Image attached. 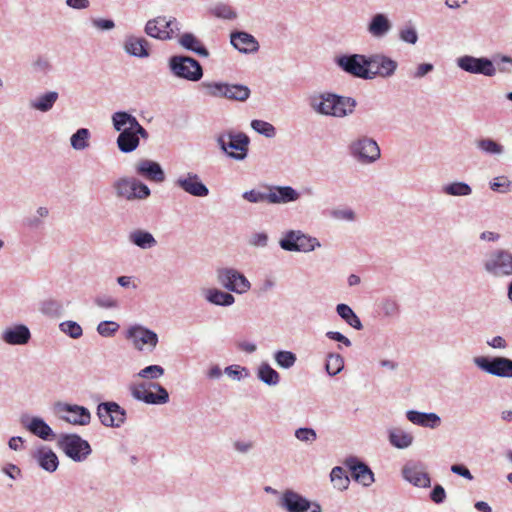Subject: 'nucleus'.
I'll use <instances>...</instances> for the list:
<instances>
[{
	"label": "nucleus",
	"instance_id": "37",
	"mask_svg": "<svg viewBox=\"0 0 512 512\" xmlns=\"http://www.w3.org/2000/svg\"><path fill=\"white\" fill-rule=\"evenodd\" d=\"M116 143L122 153H131L138 148L139 138L136 137L133 130L121 131L119 132Z\"/></svg>",
	"mask_w": 512,
	"mask_h": 512
},
{
	"label": "nucleus",
	"instance_id": "15",
	"mask_svg": "<svg viewBox=\"0 0 512 512\" xmlns=\"http://www.w3.org/2000/svg\"><path fill=\"white\" fill-rule=\"evenodd\" d=\"M174 185L193 197L204 198L210 193L209 188L202 181L200 176L192 171L180 174L175 179Z\"/></svg>",
	"mask_w": 512,
	"mask_h": 512
},
{
	"label": "nucleus",
	"instance_id": "33",
	"mask_svg": "<svg viewBox=\"0 0 512 512\" xmlns=\"http://www.w3.org/2000/svg\"><path fill=\"white\" fill-rule=\"evenodd\" d=\"M331 96H333V93L312 95L309 97V105L316 113L320 115L331 116Z\"/></svg>",
	"mask_w": 512,
	"mask_h": 512
},
{
	"label": "nucleus",
	"instance_id": "51",
	"mask_svg": "<svg viewBox=\"0 0 512 512\" xmlns=\"http://www.w3.org/2000/svg\"><path fill=\"white\" fill-rule=\"evenodd\" d=\"M201 86L208 96L215 98H224L225 96V82H202Z\"/></svg>",
	"mask_w": 512,
	"mask_h": 512
},
{
	"label": "nucleus",
	"instance_id": "12",
	"mask_svg": "<svg viewBox=\"0 0 512 512\" xmlns=\"http://www.w3.org/2000/svg\"><path fill=\"white\" fill-rule=\"evenodd\" d=\"M456 64L461 70L470 74H479L487 77L496 75L494 62L487 57L464 55L456 59Z\"/></svg>",
	"mask_w": 512,
	"mask_h": 512
},
{
	"label": "nucleus",
	"instance_id": "30",
	"mask_svg": "<svg viewBox=\"0 0 512 512\" xmlns=\"http://www.w3.org/2000/svg\"><path fill=\"white\" fill-rule=\"evenodd\" d=\"M178 43L185 50L193 52L200 57L207 58L210 53L208 49L204 46L201 40H199L193 33L185 32L183 33L179 39Z\"/></svg>",
	"mask_w": 512,
	"mask_h": 512
},
{
	"label": "nucleus",
	"instance_id": "39",
	"mask_svg": "<svg viewBox=\"0 0 512 512\" xmlns=\"http://www.w3.org/2000/svg\"><path fill=\"white\" fill-rule=\"evenodd\" d=\"M59 97L58 92L49 91L30 102V107L40 112L50 111Z\"/></svg>",
	"mask_w": 512,
	"mask_h": 512
},
{
	"label": "nucleus",
	"instance_id": "57",
	"mask_svg": "<svg viewBox=\"0 0 512 512\" xmlns=\"http://www.w3.org/2000/svg\"><path fill=\"white\" fill-rule=\"evenodd\" d=\"M399 39L405 43L414 45L418 41V33L414 26L407 25L400 29Z\"/></svg>",
	"mask_w": 512,
	"mask_h": 512
},
{
	"label": "nucleus",
	"instance_id": "53",
	"mask_svg": "<svg viewBox=\"0 0 512 512\" xmlns=\"http://www.w3.org/2000/svg\"><path fill=\"white\" fill-rule=\"evenodd\" d=\"M492 62H494V65L496 67V72L500 73H512V57L507 55H495L493 59H491Z\"/></svg>",
	"mask_w": 512,
	"mask_h": 512
},
{
	"label": "nucleus",
	"instance_id": "50",
	"mask_svg": "<svg viewBox=\"0 0 512 512\" xmlns=\"http://www.w3.org/2000/svg\"><path fill=\"white\" fill-rule=\"evenodd\" d=\"M251 128L257 133L264 135L267 138H272L276 135L275 127L264 120L254 119L251 121Z\"/></svg>",
	"mask_w": 512,
	"mask_h": 512
},
{
	"label": "nucleus",
	"instance_id": "26",
	"mask_svg": "<svg viewBox=\"0 0 512 512\" xmlns=\"http://www.w3.org/2000/svg\"><path fill=\"white\" fill-rule=\"evenodd\" d=\"M391 29L392 22L385 13L374 14L367 24L368 33L376 39L384 38Z\"/></svg>",
	"mask_w": 512,
	"mask_h": 512
},
{
	"label": "nucleus",
	"instance_id": "25",
	"mask_svg": "<svg viewBox=\"0 0 512 512\" xmlns=\"http://www.w3.org/2000/svg\"><path fill=\"white\" fill-rule=\"evenodd\" d=\"M136 173L147 180L161 183L165 180V172L161 165L153 160H140L136 165Z\"/></svg>",
	"mask_w": 512,
	"mask_h": 512
},
{
	"label": "nucleus",
	"instance_id": "52",
	"mask_svg": "<svg viewBox=\"0 0 512 512\" xmlns=\"http://www.w3.org/2000/svg\"><path fill=\"white\" fill-rule=\"evenodd\" d=\"M59 329L73 339H78L83 335L82 327L75 321H64L60 323Z\"/></svg>",
	"mask_w": 512,
	"mask_h": 512
},
{
	"label": "nucleus",
	"instance_id": "55",
	"mask_svg": "<svg viewBox=\"0 0 512 512\" xmlns=\"http://www.w3.org/2000/svg\"><path fill=\"white\" fill-rule=\"evenodd\" d=\"M225 374L236 381H241L250 376L249 369L240 365H230L224 370Z\"/></svg>",
	"mask_w": 512,
	"mask_h": 512
},
{
	"label": "nucleus",
	"instance_id": "45",
	"mask_svg": "<svg viewBox=\"0 0 512 512\" xmlns=\"http://www.w3.org/2000/svg\"><path fill=\"white\" fill-rule=\"evenodd\" d=\"M273 359L278 367L282 369H290L295 365L297 356L292 351L277 350L273 354Z\"/></svg>",
	"mask_w": 512,
	"mask_h": 512
},
{
	"label": "nucleus",
	"instance_id": "2",
	"mask_svg": "<svg viewBox=\"0 0 512 512\" xmlns=\"http://www.w3.org/2000/svg\"><path fill=\"white\" fill-rule=\"evenodd\" d=\"M170 73L179 79L197 82L203 77L200 62L187 55H173L168 60Z\"/></svg>",
	"mask_w": 512,
	"mask_h": 512
},
{
	"label": "nucleus",
	"instance_id": "58",
	"mask_svg": "<svg viewBox=\"0 0 512 512\" xmlns=\"http://www.w3.org/2000/svg\"><path fill=\"white\" fill-rule=\"evenodd\" d=\"M295 437L301 442L313 443L317 439V433L313 428L300 427L295 430Z\"/></svg>",
	"mask_w": 512,
	"mask_h": 512
},
{
	"label": "nucleus",
	"instance_id": "17",
	"mask_svg": "<svg viewBox=\"0 0 512 512\" xmlns=\"http://www.w3.org/2000/svg\"><path fill=\"white\" fill-rule=\"evenodd\" d=\"M367 59L369 62L368 68H370L371 80L376 77L384 79L390 78L395 74L398 68L397 61L384 53H373L367 55Z\"/></svg>",
	"mask_w": 512,
	"mask_h": 512
},
{
	"label": "nucleus",
	"instance_id": "54",
	"mask_svg": "<svg viewBox=\"0 0 512 512\" xmlns=\"http://www.w3.org/2000/svg\"><path fill=\"white\" fill-rule=\"evenodd\" d=\"M120 325L111 320L102 321L97 325V332L102 337H112L119 330Z\"/></svg>",
	"mask_w": 512,
	"mask_h": 512
},
{
	"label": "nucleus",
	"instance_id": "1",
	"mask_svg": "<svg viewBox=\"0 0 512 512\" xmlns=\"http://www.w3.org/2000/svg\"><path fill=\"white\" fill-rule=\"evenodd\" d=\"M57 446L74 462H84L92 454L89 442L76 433L61 434L58 437Z\"/></svg>",
	"mask_w": 512,
	"mask_h": 512
},
{
	"label": "nucleus",
	"instance_id": "7",
	"mask_svg": "<svg viewBox=\"0 0 512 512\" xmlns=\"http://www.w3.org/2000/svg\"><path fill=\"white\" fill-rule=\"evenodd\" d=\"M279 246L284 251L308 253L321 246L316 237L304 233L302 230H288L279 240Z\"/></svg>",
	"mask_w": 512,
	"mask_h": 512
},
{
	"label": "nucleus",
	"instance_id": "21",
	"mask_svg": "<svg viewBox=\"0 0 512 512\" xmlns=\"http://www.w3.org/2000/svg\"><path fill=\"white\" fill-rule=\"evenodd\" d=\"M20 423L31 434L37 436L42 440H52L55 436V433L53 432L52 428L41 417H30L29 415L25 414L21 416Z\"/></svg>",
	"mask_w": 512,
	"mask_h": 512
},
{
	"label": "nucleus",
	"instance_id": "63",
	"mask_svg": "<svg viewBox=\"0 0 512 512\" xmlns=\"http://www.w3.org/2000/svg\"><path fill=\"white\" fill-rule=\"evenodd\" d=\"M336 312L339 315V317L346 323L352 316L356 314L349 305L344 303H340L336 306Z\"/></svg>",
	"mask_w": 512,
	"mask_h": 512
},
{
	"label": "nucleus",
	"instance_id": "43",
	"mask_svg": "<svg viewBox=\"0 0 512 512\" xmlns=\"http://www.w3.org/2000/svg\"><path fill=\"white\" fill-rule=\"evenodd\" d=\"M389 442L398 449H405L411 446L413 436L401 429H392L389 431Z\"/></svg>",
	"mask_w": 512,
	"mask_h": 512
},
{
	"label": "nucleus",
	"instance_id": "44",
	"mask_svg": "<svg viewBox=\"0 0 512 512\" xmlns=\"http://www.w3.org/2000/svg\"><path fill=\"white\" fill-rule=\"evenodd\" d=\"M210 13L214 17L222 20L233 21L237 19V11L229 4L224 2H218L210 8Z\"/></svg>",
	"mask_w": 512,
	"mask_h": 512
},
{
	"label": "nucleus",
	"instance_id": "16",
	"mask_svg": "<svg viewBox=\"0 0 512 512\" xmlns=\"http://www.w3.org/2000/svg\"><path fill=\"white\" fill-rule=\"evenodd\" d=\"M280 506L287 512H322L318 503L311 502L293 490H286L282 494Z\"/></svg>",
	"mask_w": 512,
	"mask_h": 512
},
{
	"label": "nucleus",
	"instance_id": "35",
	"mask_svg": "<svg viewBox=\"0 0 512 512\" xmlns=\"http://www.w3.org/2000/svg\"><path fill=\"white\" fill-rule=\"evenodd\" d=\"M113 128L117 132L133 130L138 120L132 114L126 111H117L111 117Z\"/></svg>",
	"mask_w": 512,
	"mask_h": 512
},
{
	"label": "nucleus",
	"instance_id": "19",
	"mask_svg": "<svg viewBox=\"0 0 512 512\" xmlns=\"http://www.w3.org/2000/svg\"><path fill=\"white\" fill-rule=\"evenodd\" d=\"M402 477L415 487L429 488L431 478L420 461H408L402 468Z\"/></svg>",
	"mask_w": 512,
	"mask_h": 512
},
{
	"label": "nucleus",
	"instance_id": "32",
	"mask_svg": "<svg viewBox=\"0 0 512 512\" xmlns=\"http://www.w3.org/2000/svg\"><path fill=\"white\" fill-rule=\"evenodd\" d=\"M164 21H165L164 16H158L156 18L148 20L144 27L145 33L149 37L154 38V39L163 40V41L170 40L171 34H169V32H166L163 29L162 22H164Z\"/></svg>",
	"mask_w": 512,
	"mask_h": 512
},
{
	"label": "nucleus",
	"instance_id": "38",
	"mask_svg": "<svg viewBox=\"0 0 512 512\" xmlns=\"http://www.w3.org/2000/svg\"><path fill=\"white\" fill-rule=\"evenodd\" d=\"M251 95V90L243 84L226 83L224 98L232 101H246Z\"/></svg>",
	"mask_w": 512,
	"mask_h": 512
},
{
	"label": "nucleus",
	"instance_id": "36",
	"mask_svg": "<svg viewBox=\"0 0 512 512\" xmlns=\"http://www.w3.org/2000/svg\"><path fill=\"white\" fill-rule=\"evenodd\" d=\"M129 241L141 249H151L157 245V241L152 233L136 229L129 234Z\"/></svg>",
	"mask_w": 512,
	"mask_h": 512
},
{
	"label": "nucleus",
	"instance_id": "61",
	"mask_svg": "<svg viewBox=\"0 0 512 512\" xmlns=\"http://www.w3.org/2000/svg\"><path fill=\"white\" fill-rule=\"evenodd\" d=\"M94 303L98 307L105 308V309H113V308H117L119 306L118 301L114 297L108 296V295L97 296L94 299Z\"/></svg>",
	"mask_w": 512,
	"mask_h": 512
},
{
	"label": "nucleus",
	"instance_id": "42",
	"mask_svg": "<svg viewBox=\"0 0 512 512\" xmlns=\"http://www.w3.org/2000/svg\"><path fill=\"white\" fill-rule=\"evenodd\" d=\"M442 193L448 196H469L472 194V187L463 181H454L442 186Z\"/></svg>",
	"mask_w": 512,
	"mask_h": 512
},
{
	"label": "nucleus",
	"instance_id": "64",
	"mask_svg": "<svg viewBox=\"0 0 512 512\" xmlns=\"http://www.w3.org/2000/svg\"><path fill=\"white\" fill-rule=\"evenodd\" d=\"M33 68L42 73H47L52 69V65L50 61L42 56H39L34 62H33Z\"/></svg>",
	"mask_w": 512,
	"mask_h": 512
},
{
	"label": "nucleus",
	"instance_id": "5",
	"mask_svg": "<svg viewBox=\"0 0 512 512\" xmlns=\"http://www.w3.org/2000/svg\"><path fill=\"white\" fill-rule=\"evenodd\" d=\"M249 137L242 132H228L217 137L219 148L229 157L237 161L244 160L248 155Z\"/></svg>",
	"mask_w": 512,
	"mask_h": 512
},
{
	"label": "nucleus",
	"instance_id": "28",
	"mask_svg": "<svg viewBox=\"0 0 512 512\" xmlns=\"http://www.w3.org/2000/svg\"><path fill=\"white\" fill-rule=\"evenodd\" d=\"M331 97L332 102H330V104L332 107V117L343 118L354 112L357 105L354 98L340 96L337 94H333Z\"/></svg>",
	"mask_w": 512,
	"mask_h": 512
},
{
	"label": "nucleus",
	"instance_id": "40",
	"mask_svg": "<svg viewBox=\"0 0 512 512\" xmlns=\"http://www.w3.org/2000/svg\"><path fill=\"white\" fill-rule=\"evenodd\" d=\"M257 378L268 386H276L280 382V374L267 362H263L259 365Z\"/></svg>",
	"mask_w": 512,
	"mask_h": 512
},
{
	"label": "nucleus",
	"instance_id": "46",
	"mask_svg": "<svg viewBox=\"0 0 512 512\" xmlns=\"http://www.w3.org/2000/svg\"><path fill=\"white\" fill-rule=\"evenodd\" d=\"M91 133L87 128L78 129L70 138L71 147L74 150L82 151L89 146Z\"/></svg>",
	"mask_w": 512,
	"mask_h": 512
},
{
	"label": "nucleus",
	"instance_id": "9",
	"mask_svg": "<svg viewBox=\"0 0 512 512\" xmlns=\"http://www.w3.org/2000/svg\"><path fill=\"white\" fill-rule=\"evenodd\" d=\"M336 65L345 73L359 79L371 80L367 55L343 54L335 58Z\"/></svg>",
	"mask_w": 512,
	"mask_h": 512
},
{
	"label": "nucleus",
	"instance_id": "34",
	"mask_svg": "<svg viewBox=\"0 0 512 512\" xmlns=\"http://www.w3.org/2000/svg\"><path fill=\"white\" fill-rule=\"evenodd\" d=\"M205 299L213 305L222 307H229L235 303V297L231 293L217 288L207 289L205 291Z\"/></svg>",
	"mask_w": 512,
	"mask_h": 512
},
{
	"label": "nucleus",
	"instance_id": "3",
	"mask_svg": "<svg viewBox=\"0 0 512 512\" xmlns=\"http://www.w3.org/2000/svg\"><path fill=\"white\" fill-rule=\"evenodd\" d=\"M112 188L120 200H144L151 195L150 188L134 177H120L112 183Z\"/></svg>",
	"mask_w": 512,
	"mask_h": 512
},
{
	"label": "nucleus",
	"instance_id": "27",
	"mask_svg": "<svg viewBox=\"0 0 512 512\" xmlns=\"http://www.w3.org/2000/svg\"><path fill=\"white\" fill-rule=\"evenodd\" d=\"M299 197L300 193L291 186H273L268 192V203L285 204L295 202Z\"/></svg>",
	"mask_w": 512,
	"mask_h": 512
},
{
	"label": "nucleus",
	"instance_id": "59",
	"mask_svg": "<svg viewBox=\"0 0 512 512\" xmlns=\"http://www.w3.org/2000/svg\"><path fill=\"white\" fill-rule=\"evenodd\" d=\"M381 311L386 317H394L399 313V305L394 299L388 298L381 303Z\"/></svg>",
	"mask_w": 512,
	"mask_h": 512
},
{
	"label": "nucleus",
	"instance_id": "6",
	"mask_svg": "<svg viewBox=\"0 0 512 512\" xmlns=\"http://www.w3.org/2000/svg\"><path fill=\"white\" fill-rule=\"evenodd\" d=\"M131 396L149 405H162L169 402V393L157 382H142L130 386Z\"/></svg>",
	"mask_w": 512,
	"mask_h": 512
},
{
	"label": "nucleus",
	"instance_id": "8",
	"mask_svg": "<svg viewBox=\"0 0 512 512\" xmlns=\"http://www.w3.org/2000/svg\"><path fill=\"white\" fill-rule=\"evenodd\" d=\"M483 269L493 277L512 276V253L504 249H496L486 255Z\"/></svg>",
	"mask_w": 512,
	"mask_h": 512
},
{
	"label": "nucleus",
	"instance_id": "18",
	"mask_svg": "<svg viewBox=\"0 0 512 512\" xmlns=\"http://www.w3.org/2000/svg\"><path fill=\"white\" fill-rule=\"evenodd\" d=\"M125 337L132 342L134 348L138 351H142L144 345H148L153 350L159 341L158 335L154 331L141 325L129 327Z\"/></svg>",
	"mask_w": 512,
	"mask_h": 512
},
{
	"label": "nucleus",
	"instance_id": "31",
	"mask_svg": "<svg viewBox=\"0 0 512 512\" xmlns=\"http://www.w3.org/2000/svg\"><path fill=\"white\" fill-rule=\"evenodd\" d=\"M407 419L415 425L429 428H436L440 425V417L433 412H419L416 410H409L406 413Z\"/></svg>",
	"mask_w": 512,
	"mask_h": 512
},
{
	"label": "nucleus",
	"instance_id": "13",
	"mask_svg": "<svg viewBox=\"0 0 512 512\" xmlns=\"http://www.w3.org/2000/svg\"><path fill=\"white\" fill-rule=\"evenodd\" d=\"M217 279L224 288L237 294H244L251 288L246 276L234 268L219 269Z\"/></svg>",
	"mask_w": 512,
	"mask_h": 512
},
{
	"label": "nucleus",
	"instance_id": "11",
	"mask_svg": "<svg viewBox=\"0 0 512 512\" xmlns=\"http://www.w3.org/2000/svg\"><path fill=\"white\" fill-rule=\"evenodd\" d=\"M475 366L483 372L500 378H512V359L502 356H477Z\"/></svg>",
	"mask_w": 512,
	"mask_h": 512
},
{
	"label": "nucleus",
	"instance_id": "20",
	"mask_svg": "<svg viewBox=\"0 0 512 512\" xmlns=\"http://www.w3.org/2000/svg\"><path fill=\"white\" fill-rule=\"evenodd\" d=\"M352 478L363 487H370L374 482V473L371 468L357 457H349L345 461Z\"/></svg>",
	"mask_w": 512,
	"mask_h": 512
},
{
	"label": "nucleus",
	"instance_id": "60",
	"mask_svg": "<svg viewBox=\"0 0 512 512\" xmlns=\"http://www.w3.org/2000/svg\"><path fill=\"white\" fill-rule=\"evenodd\" d=\"M242 197L246 201L251 202V203L268 202V192L267 193L260 192V191L254 190V189L245 191L242 194Z\"/></svg>",
	"mask_w": 512,
	"mask_h": 512
},
{
	"label": "nucleus",
	"instance_id": "29",
	"mask_svg": "<svg viewBox=\"0 0 512 512\" xmlns=\"http://www.w3.org/2000/svg\"><path fill=\"white\" fill-rule=\"evenodd\" d=\"M124 50L129 55L137 58H147L150 55L148 41L143 37L133 35L126 37Z\"/></svg>",
	"mask_w": 512,
	"mask_h": 512
},
{
	"label": "nucleus",
	"instance_id": "41",
	"mask_svg": "<svg viewBox=\"0 0 512 512\" xmlns=\"http://www.w3.org/2000/svg\"><path fill=\"white\" fill-rule=\"evenodd\" d=\"M476 148L485 155L498 156L504 153V146L491 138H481L475 142Z\"/></svg>",
	"mask_w": 512,
	"mask_h": 512
},
{
	"label": "nucleus",
	"instance_id": "62",
	"mask_svg": "<svg viewBox=\"0 0 512 512\" xmlns=\"http://www.w3.org/2000/svg\"><path fill=\"white\" fill-rule=\"evenodd\" d=\"M431 500L436 504H441L446 499V492L442 485L436 484L430 493Z\"/></svg>",
	"mask_w": 512,
	"mask_h": 512
},
{
	"label": "nucleus",
	"instance_id": "49",
	"mask_svg": "<svg viewBox=\"0 0 512 512\" xmlns=\"http://www.w3.org/2000/svg\"><path fill=\"white\" fill-rule=\"evenodd\" d=\"M331 481L334 483V486L339 490H345L348 487L349 479L345 474V471L342 467L336 466L331 470L330 473Z\"/></svg>",
	"mask_w": 512,
	"mask_h": 512
},
{
	"label": "nucleus",
	"instance_id": "10",
	"mask_svg": "<svg viewBox=\"0 0 512 512\" xmlns=\"http://www.w3.org/2000/svg\"><path fill=\"white\" fill-rule=\"evenodd\" d=\"M54 413L59 419L75 426H86L91 422V412L88 408L58 401L53 405Z\"/></svg>",
	"mask_w": 512,
	"mask_h": 512
},
{
	"label": "nucleus",
	"instance_id": "4",
	"mask_svg": "<svg viewBox=\"0 0 512 512\" xmlns=\"http://www.w3.org/2000/svg\"><path fill=\"white\" fill-rule=\"evenodd\" d=\"M349 155L363 165L373 164L381 157L378 143L368 136H360L348 145Z\"/></svg>",
	"mask_w": 512,
	"mask_h": 512
},
{
	"label": "nucleus",
	"instance_id": "22",
	"mask_svg": "<svg viewBox=\"0 0 512 512\" xmlns=\"http://www.w3.org/2000/svg\"><path fill=\"white\" fill-rule=\"evenodd\" d=\"M230 43L240 53L251 54L259 50V42L248 32L234 31L230 34Z\"/></svg>",
	"mask_w": 512,
	"mask_h": 512
},
{
	"label": "nucleus",
	"instance_id": "23",
	"mask_svg": "<svg viewBox=\"0 0 512 512\" xmlns=\"http://www.w3.org/2000/svg\"><path fill=\"white\" fill-rule=\"evenodd\" d=\"M38 466L46 472L53 473L58 469L59 459L56 453L48 446L38 447L32 454Z\"/></svg>",
	"mask_w": 512,
	"mask_h": 512
},
{
	"label": "nucleus",
	"instance_id": "24",
	"mask_svg": "<svg viewBox=\"0 0 512 512\" xmlns=\"http://www.w3.org/2000/svg\"><path fill=\"white\" fill-rule=\"evenodd\" d=\"M1 339L9 345H25L31 339V332L24 324H16L3 330Z\"/></svg>",
	"mask_w": 512,
	"mask_h": 512
},
{
	"label": "nucleus",
	"instance_id": "14",
	"mask_svg": "<svg viewBox=\"0 0 512 512\" xmlns=\"http://www.w3.org/2000/svg\"><path fill=\"white\" fill-rule=\"evenodd\" d=\"M126 411L114 401L101 402L97 406V416L102 425L119 428L126 421Z\"/></svg>",
	"mask_w": 512,
	"mask_h": 512
},
{
	"label": "nucleus",
	"instance_id": "56",
	"mask_svg": "<svg viewBox=\"0 0 512 512\" xmlns=\"http://www.w3.org/2000/svg\"><path fill=\"white\" fill-rule=\"evenodd\" d=\"M164 368L160 365H149L141 369L138 376L144 379L155 380L164 375Z\"/></svg>",
	"mask_w": 512,
	"mask_h": 512
},
{
	"label": "nucleus",
	"instance_id": "48",
	"mask_svg": "<svg viewBox=\"0 0 512 512\" xmlns=\"http://www.w3.org/2000/svg\"><path fill=\"white\" fill-rule=\"evenodd\" d=\"M489 188L497 193H509L512 191V181L505 175L497 176L489 182Z\"/></svg>",
	"mask_w": 512,
	"mask_h": 512
},
{
	"label": "nucleus",
	"instance_id": "47",
	"mask_svg": "<svg viewBox=\"0 0 512 512\" xmlns=\"http://www.w3.org/2000/svg\"><path fill=\"white\" fill-rule=\"evenodd\" d=\"M344 369V359L338 353H329L326 357L325 370L330 376H336Z\"/></svg>",
	"mask_w": 512,
	"mask_h": 512
}]
</instances>
